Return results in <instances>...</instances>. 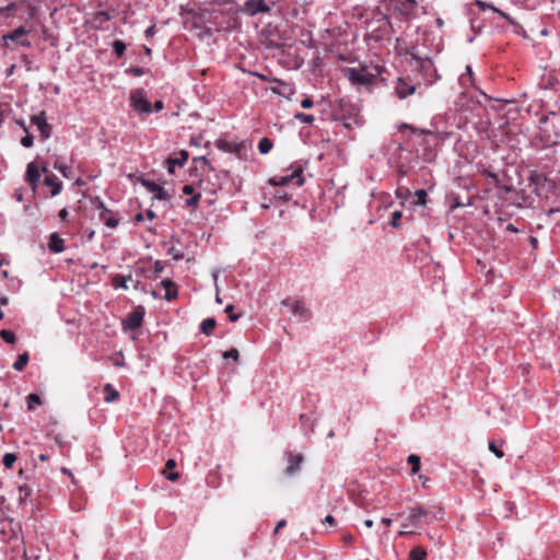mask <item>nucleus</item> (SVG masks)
Wrapping results in <instances>:
<instances>
[{"instance_id":"11","label":"nucleus","mask_w":560,"mask_h":560,"mask_svg":"<svg viewBox=\"0 0 560 560\" xmlns=\"http://www.w3.org/2000/svg\"><path fill=\"white\" fill-rule=\"evenodd\" d=\"M139 182L149 192L154 195L155 199L170 200L171 196L167 194V191H165V189L155 182L145 179L143 177H141Z\"/></svg>"},{"instance_id":"47","label":"nucleus","mask_w":560,"mask_h":560,"mask_svg":"<svg viewBox=\"0 0 560 560\" xmlns=\"http://www.w3.org/2000/svg\"><path fill=\"white\" fill-rule=\"evenodd\" d=\"M492 11L498 13L502 19H504L506 22H509L511 25H515L516 24V21L515 19H513L510 14H508L506 12L498 9V8H492Z\"/></svg>"},{"instance_id":"54","label":"nucleus","mask_w":560,"mask_h":560,"mask_svg":"<svg viewBox=\"0 0 560 560\" xmlns=\"http://www.w3.org/2000/svg\"><path fill=\"white\" fill-rule=\"evenodd\" d=\"M194 162H202L209 171H214V168L212 167V165L209 163L208 159L206 156H199V158H194L192 160Z\"/></svg>"},{"instance_id":"49","label":"nucleus","mask_w":560,"mask_h":560,"mask_svg":"<svg viewBox=\"0 0 560 560\" xmlns=\"http://www.w3.org/2000/svg\"><path fill=\"white\" fill-rule=\"evenodd\" d=\"M26 135L21 139V144L24 148H31L34 144V137L27 131Z\"/></svg>"},{"instance_id":"15","label":"nucleus","mask_w":560,"mask_h":560,"mask_svg":"<svg viewBox=\"0 0 560 560\" xmlns=\"http://www.w3.org/2000/svg\"><path fill=\"white\" fill-rule=\"evenodd\" d=\"M215 147L222 152L238 154L244 149V142L232 143L224 138H219L215 140Z\"/></svg>"},{"instance_id":"34","label":"nucleus","mask_w":560,"mask_h":560,"mask_svg":"<svg viewBox=\"0 0 560 560\" xmlns=\"http://www.w3.org/2000/svg\"><path fill=\"white\" fill-rule=\"evenodd\" d=\"M93 20L102 25L110 20V15L107 11H97L93 14Z\"/></svg>"},{"instance_id":"64","label":"nucleus","mask_w":560,"mask_h":560,"mask_svg":"<svg viewBox=\"0 0 560 560\" xmlns=\"http://www.w3.org/2000/svg\"><path fill=\"white\" fill-rule=\"evenodd\" d=\"M335 522H336V521H335V517H334L332 515H327V516L324 518V521H323V523H324V524H329V525H334V524H335Z\"/></svg>"},{"instance_id":"5","label":"nucleus","mask_w":560,"mask_h":560,"mask_svg":"<svg viewBox=\"0 0 560 560\" xmlns=\"http://www.w3.org/2000/svg\"><path fill=\"white\" fill-rule=\"evenodd\" d=\"M279 1L280 0H246L240 11L248 16L270 13Z\"/></svg>"},{"instance_id":"41","label":"nucleus","mask_w":560,"mask_h":560,"mask_svg":"<svg viewBox=\"0 0 560 560\" xmlns=\"http://www.w3.org/2000/svg\"><path fill=\"white\" fill-rule=\"evenodd\" d=\"M402 217V212L399 211V210H396L392 213V218H390V225L394 228V229H398L400 226V219Z\"/></svg>"},{"instance_id":"51","label":"nucleus","mask_w":560,"mask_h":560,"mask_svg":"<svg viewBox=\"0 0 560 560\" xmlns=\"http://www.w3.org/2000/svg\"><path fill=\"white\" fill-rule=\"evenodd\" d=\"M163 270H164V265L162 264V261L155 260V262L153 265V275L151 276V278L156 279Z\"/></svg>"},{"instance_id":"19","label":"nucleus","mask_w":560,"mask_h":560,"mask_svg":"<svg viewBox=\"0 0 560 560\" xmlns=\"http://www.w3.org/2000/svg\"><path fill=\"white\" fill-rule=\"evenodd\" d=\"M255 74L264 81H270V79L264 74H259V73H255ZM271 81L278 82L280 85V86H272L271 88L272 93L278 94V95H285L287 93L293 92V89L291 88L290 84L279 80V79H276V78L271 79Z\"/></svg>"},{"instance_id":"16","label":"nucleus","mask_w":560,"mask_h":560,"mask_svg":"<svg viewBox=\"0 0 560 560\" xmlns=\"http://www.w3.org/2000/svg\"><path fill=\"white\" fill-rule=\"evenodd\" d=\"M303 455L302 454H295V453H289L288 455V467L284 470V474L287 476H293L301 469V464L303 463Z\"/></svg>"},{"instance_id":"4","label":"nucleus","mask_w":560,"mask_h":560,"mask_svg":"<svg viewBox=\"0 0 560 560\" xmlns=\"http://www.w3.org/2000/svg\"><path fill=\"white\" fill-rule=\"evenodd\" d=\"M439 513L440 512H433L417 503L408 508V515L406 516V521H410V525H413V527L417 529L420 528L422 524H430L431 522L441 518Z\"/></svg>"},{"instance_id":"63","label":"nucleus","mask_w":560,"mask_h":560,"mask_svg":"<svg viewBox=\"0 0 560 560\" xmlns=\"http://www.w3.org/2000/svg\"><path fill=\"white\" fill-rule=\"evenodd\" d=\"M505 231H508V232H512V233H517V232H518V229H517L513 223H509V224L505 226Z\"/></svg>"},{"instance_id":"48","label":"nucleus","mask_w":560,"mask_h":560,"mask_svg":"<svg viewBox=\"0 0 560 560\" xmlns=\"http://www.w3.org/2000/svg\"><path fill=\"white\" fill-rule=\"evenodd\" d=\"M200 199H201V194L197 192V194H194L190 198L186 199L185 203L188 207H197Z\"/></svg>"},{"instance_id":"2","label":"nucleus","mask_w":560,"mask_h":560,"mask_svg":"<svg viewBox=\"0 0 560 560\" xmlns=\"http://www.w3.org/2000/svg\"><path fill=\"white\" fill-rule=\"evenodd\" d=\"M384 71V67L374 62H360L357 67H345L341 72L357 90H370Z\"/></svg>"},{"instance_id":"28","label":"nucleus","mask_w":560,"mask_h":560,"mask_svg":"<svg viewBox=\"0 0 560 560\" xmlns=\"http://www.w3.org/2000/svg\"><path fill=\"white\" fill-rule=\"evenodd\" d=\"M30 360V355L27 352H24L22 354H19L18 359L13 363V369L15 371H22L27 365Z\"/></svg>"},{"instance_id":"10","label":"nucleus","mask_w":560,"mask_h":560,"mask_svg":"<svg viewBox=\"0 0 560 560\" xmlns=\"http://www.w3.org/2000/svg\"><path fill=\"white\" fill-rule=\"evenodd\" d=\"M31 124L37 127L43 140L50 138L52 126L47 122L45 112H40L38 115L32 116Z\"/></svg>"},{"instance_id":"24","label":"nucleus","mask_w":560,"mask_h":560,"mask_svg":"<svg viewBox=\"0 0 560 560\" xmlns=\"http://www.w3.org/2000/svg\"><path fill=\"white\" fill-rule=\"evenodd\" d=\"M215 325H217L215 319L213 317H208L201 322L199 329L202 334H205L207 336H211Z\"/></svg>"},{"instance_id":"42","label":"nucleus","mask_w":560,"mask_h":560,"mask_svg":"<svg viewBox=\"0 0 560 560\" xmlns=\"http://www.w3.org/2000/svg\"><path fill=\"white\" fill-rule=\"evenodd\" d=\"M222 357L224 359H232L233 361H238L240 352L236 348H231L230 350H226L223 352Z\"/></svg>"},{"instance_id":"61","label":"nucleus","mask_w":560,"mask_h":560,"mask_svg":"<svg viewBox=\"0 0 560 560\" xmlns=\"http://www.w3.org/2000/svg\"><path fill=\"white\" fill-rule=\"evenodd\" d=\"M164 107V103L162 101H155L152 109L154 108L155 112L162 110Z\"/></svg>"},{"instance_id":"58","label":"nucleus","mask_w":560,"mask_h":560,"mask_svg":"<svg viewBox=\"0 0 560 560\" xmlns=\"http://www.w3.org/2000/svg\"><path fill=\"white\" fill-rule=\"evenodd\" d=\"M155 33H156L155 25H151V26H149V27L145 30V32H144V34H145V36H147V37H152V36H154V35H155Z\"/></svg>"},{"instance_id":"35","label":"nucleus","mask_w":560,"mask_h":560,"mask_svg":"<svg viewBox=\"0 0 560 560\" xmlns=\"http://www.w3.org/2000/svg\"><path fill=\"white\" fill-rule=\"evenodd\" d=\"M294 118L299 120L302 124L312 125L315 120V117L311 114L305 113H296L294 115Z\"/></svg>"},{"instance_id":"36","label":"nucleus","mask_w":560,"mask_h":560,"mask_svg":"<svg viewBox=\"0 0 560 560\" xmlns=\"http://www.w3.org/2000/svg\"><path fill=\"white\" fill-rule=\"evenodd\" d=\"M148 71H149V69H144V68H141V67H129V68L125 69L124 72H125V74H131V75H135V77H142Z\"/></svg>"},{"instance_id":"57","label":"nucleus","mask_w":560,"mask_h":560,"mask_svg":"<svg viewBox=\"0 0 560 560\" xmlns=\"http://www.w3.org/2000/svg\"><path fill=\"white\" fill-rule=\"evenodd\" d=\"M19 491H20V493H23L24 495H30L32 490L27 485H22L19 487Z\"/></svg>"},{"instance_id":"45","label":"nucleus","mask_w":560,"mask_h":560,"mask_svg":"<svg viewBox=\"0 0 560 560\" xmlns=\"http://www.w3.org/2000/svg\"><path fill=\"white\" fill-rule=\"evenodd\" d=\"M42 400L37 394H30L27 396V407L33 409L36 405H40Z\"/></svg>"},{"instance_id":"31","label":"nucleus","mask_w":560,"mask_h":560,"mask_svg":"<svg viewBox=\"0 0 560 560\" xmlns=\"http://www.w3.org/2000/svg\"><path fill=\"white\" fill-rule=\"evenodd\" d=\"M300 421H301V427H302L303 431L306 432L307 429L310 431L314 430V421L312 420V416L306 415V413H301L300 415Z\"/></svg>"},{"instance_id":"26","label":"nucleus","mask_w":560,"mask_h":560,"mask_svg":"<svg viewBox=\"0 0 560 560\" xmlns=\"http://www.w3.org/2000/svg\"><path fill=\"white\" fill-rule=\"evenodd\" d=\"M427 556V550L421 546H417L410 550L408 560H425Z\"/></svg>"},{"instance_id":"46","label":"nucleus","mask_w":560,"mask_h":560,"mask_svg":"<svg viewBox=\"0 0 560 560\" xmlns=\"http://www.w3.org/2000/svg\"><path fill=\"white\" fill-rule=\"evenodd\" d=\"M114 287L115 288H121L124 290H127L128 289V284H127V278L124 277V276H117L114 278V282H113Z\"/></svg>"},{"instance_id":"21","label":"nucleus","mask_w":560,"mask_h":560,"mask_svg":"<svg viewBox=\"0 0 560 560\" xmlns=\"http://www.w3.org/2000/svg\"><path fill=\"white\" fill-rule=\"evenodd\" d=\"M48 248L51 253L59 254L65 250V241L58 233H52L49 237Z\"/></svg>"},{"instance_id":"59","label":"nucleus","mask_w":560,"mask_h":560,"mask_svg":"<svg viewBox=\"0 0 560 560\" xmlns=\"http://www.w3.org/2000/svg\"><path fill=\"white\" fill-rule=\"evenodd\" d=\"M14 121H15V124H16L18 126H20V127L23 129V131H24V132H27L28 128H27V126L25 125V121H24L23 119H21V118H19V119H14Z\"/></svg>"},{"instance_id":"52","label":"nucleus","mask_w":560,"mask_h":560,"mask_svg":"<svg viewBox=\"0 0 560 560\" xmlns=\"http://www.w3.org/2000/svg\"><path fill=\"white\" fill-rule=\"evenodd\" d=\"M489 450L494 453V455L498 457V458H502L504 456L503 452L500 451L497 445L494 444V442H490L489 443Z\"/></svg>"},{"instance_id":"53","label":"nucleus","mask_w":560,"mask_h":560,"mask_svg":"<svg viewBox=\"0 0 560 560\" xmlns=\"http://www.w3.org/2000/svg\"><path fill=\"white\" fill-rule=\"evenodd\" d=\"M476 5L479 7L483 11L487 9L492 10V8H495L492 3H488V2H485L481 0H476Z\"/></svg>"},{"instance_id":"43","label":"nucleus","mask_w":560,"mask_h":560,"mask_svg":"<svg viewBox=\"0 0 560 560\" xmlns=\"http://www.w3.org/2000/svg\"><path fill=\"white\" fill-rule=\"evenodd\" d=\"M413 529L416 528L413 525H410V521L405 520L401 524V529L399 530L398 535L402 536L407 534H413Z\"/></svg>"},{"instance_id":"30","label":"nucleus","mask_w":560,"mask_h":560,"mask_svg":"<svg viewBox=\"0 0 560 560\" xmlns=\"http://www.w3.org/2000/svg\"><path fill=\"white\" fill-rule=\"evenodd\" d=\"M272 147H273L272 140L265 137V138L260 139V141L258 143V151L260 154H267L271 151Z\"/></svg>"},{"instance_id":"40","label":"nucleus","mask_w":560,"mask_h":560,"mask_svg":"<svg viewBox=\"0 0 560 560\" xmlns=\"http://www.w3.org/2000/svg\"><path fill=\"white\" fill-rule=\"evenodd\" d=\"M416 203L420 206H424L427 203V191L424 189H418L415 194Z\"/></svg>"},{"instance_id":"50","label":"nucleus","mask_w":560,"mask_h":560,"mask_svg":"<svg viewBox=\"0 0 560 560\" xmlns=\"http://www.w3.org/2000/svg\"><path fill=\"white\" fill-rule=\"evenodd\" d=\"M224 312L228 314L229 319L233 323L240 318V315L234 313V306L232 304H229Z\"/></svg>"},{"instance_id":"6","label":"nucleus","mask_w":560,"mask_h":560,"mask_svg":"<svg viewBox=\"0 0 560 560\" xmlns=\"http://www.w3.org/2000/svg\"><path fill=\"white\" fill-rule=\"evenodd\" d=\"M302 173V167L298 166L288 175L272 177L269 183L273 186H287L288 184L292 183L295 187H301L305 183Z\"/></svg>"},{"instance_id":"1","label":"nucleus","mask_w":560,"mask_h":560,"mask_svg":"<svg viewBox=\"0 0 560 560\" xmlns=\"http://www.w3.org/2000/svg\"><path fill=\"white\" fill-rule=\"evenodd\" d=\"M8 12L0 16V26L11 27L0 37V46L9 49L11 45L28 49L32 47L31 36L36 31L40 8L30 0L9 2L1 7Z\"/></svg>"},{"instance_id":"38","label":"nucleus","mask_w":560,"mask_h":560,"mask_svg":"<svg viewBox=\"0 0 560 560\" xmlns=\"http://www.w3.org/2000/svg\"><path fill=\"white\" fill-rule=\"evenodd\" d=\"M0 337L3 341L8 343H14L16 341L15 334L11 330L2 329L0 331Z\"/></svg>"},{"instance_id":"9","label":"nucleus","mask_w":560,"mask_h":560,"mask_svg":"<svg viewBox=\"0 0 560 560\" xmlns=\"http://www.w3.org/2000/svg\"><path fill=\"white\" fill-rule=\"evenodd\" d=\"M145 314V310L143 306L139 305L131 313H129L125 319H122V329L125 331L136 330L141 327L143 323V317Z\"/></svg>"},{"instance_id":"7","label":"nucleus","mask_w":560,"mask_h":560,"mask_svg":"<svg viewBox=\"0 0 560 560\" xmlns=\"http://www.w3.org/2000/svg\"><path fill=\"white\" fill-rule=\"evenodd\" d=\"M130 105L139 114L152 113V105L145 97V92L142 89L135 90L130 93Z\"/></svg>"},{"instance_id":"22","label":"nucleus","mask_w":560,"mask_h":560,"mask_svg":"<svg viewBox=\"0 0 560 560\" xmlns=\"http://www.w3.org/2000/svg\"><path fill=\"white\" fill-rule=\"evenodd\" d=\"M161 285L165 289L164 299L166 301H172L177 296V287L171 279L162 280Z\"/></svg>"},{"instance_id":"12","label":"nucleus","mask_w":560,"mask_h":560,"mask_svg":"<svg viewBox=\"0 0 560 560\" xmlns=\"http://www.w3.org/2000/svg\"><path fill=\"white\" fill-rule=\"evenodd\" d=\"M281 304L288 306L292 314L303 319H310L312 316L311 311L304 307L300 301H291L290 299H284L282 300Z\"/></svg>"},{"instance_id":"55","label":"nucleus","mask_w":560,"mask_h":560,"mask_svg":"<svg viewBox=\"0 0 560 560\" xmlns=\"http://www.w3.org/2000/svg\"><path fill=\"white\" fill-rule=\"evenodd\" d=\"M314 105V102L310 97H305L301 101V107L304 109L312 108Z\"/></svg>"},{"instance_id":"56","label":"nucleus","mask_w":560,"mask_h":560,"mask_svg":"<svg viewBox=\"0 0 560 560\" xmlns=\"http://www.w3.org/2000/svg\"><path fill=\"white\" fill-rule=\"evenodd\" d=\"M182 191H183L184 195H191L192 196L194 194H196L195 192V188H194L192 185H185L183 187Z\"/></svg>"},{"instance_id":"37","label":"nucleus","mask_w":560,"mask_h":560,"mask_svg":"<svg viewBox=\"0 0 560 560\" xmlns=\"http://www.w3.org/2000/svg\"><path fill=\"white\" fill-rule=\"evenodd\" d=\"M458 83L463 89H467L474 85V78L469 74H460L458 78Z\"/></svg>"},{"instance_id":"18","label":"nucleus","mask_w":560,"mask_h":560,"mask_svg":"<svg viewBox=\"0 0 560 560\" xmlns=\"http://www.w3.org/2000/svg\"><path fill=\"white\" fill-rule=\"evenodd\" d=\"M40 179V172L38 166L31 162L26 166V174H25V180L35 189L39 183Z\"/></svg>"},{"instance_id":"13","label":"nucleus","mask_w":560,"mask_h":560,"mask_svg":"<svg viewBox=\"0 0 560 560\" xmlns=\"http://www.w3.org/2000/svg\"><path fill=\"white\" fill-rule=\"evenodd\" d=\"M188 156H189V154L186 150H180L179 152L175 153L174 156H170L166 160L168 173L174 174L175 166H180V167L184 166L188 160Z\"/></svg>"},{"instance_id":"62","label":"nucleus","mask_w":560,"mask_h":560,"mask_svg":"<svg viewBox=\"0 0 560 560\" xmlns=\"http://www.w3.org/2000/svg\"><path fill=\"white\" fill-rule=\"evenodd\" d=\"M68 214H69V212H68L67 208L61 209V210L59 211V213H58L59 218H60L62 221H65V220L68 218Z\"/></svg>"},{"instance_id":"44","label":"nucleus","mask_w":560,"mask_h":560,"mask_svg":"<svg viewBox=\"0 0 560 560\" xmlns=\"http://www.w3.org/2000/svg\"><path fill=\"white\" fill-rule=\"evenodd\" d=\"M167 255L172 256L175 260H182L184 258L183 252L175 246H171L167 249Z\"/></svg>"},{"instance_id":"33","label":"nucleus","mask_w":560,"mask_h":560,"mask_svg":"<svg viewBox=\"0 0 560 560\" xmlns=\"http://www.w3.org/2000/svg\"><path fill=\"white\" fill-rule=\"evenodd\" d=\"M54 167L59 171L62 176L66 178H72V171L69 166L66 164L59 163L58 161L55 162Z\"/></svg>"},{"instance_id":"20","label":"nucleus","mask_w":560,"mask_h":560,"mask_svg":"<svg viewBox=\"0 0 560 560\" xmlns=\"http://www.w3.org/2000/svg\"><path fill=\"white\" fill-rule=\"evenodd\" d=\"M417 61V66L419 67L420 71L425 73L428 77V80H431L432 74L435 73V68L433 66V62L430 58H421V57H415Z\"/></svg>"},{"instance_id":"3","label":"nucleus","mask_w":560,"mask_h":560,"mask_svg":"<svg viewBox=\"0 0 560 560\" xmlns=\"http://www.w3.org/2000/svg\"><path fill=\"white\" fill-rule=\"evenodd\" d=\"M330 116L334 121H340L347 129L359 125L358 108L351 102L343 98L331 104Z\"/></svg>"},{"instance_id":"17","label":"nucleus","mask_w":560,"mask_h":560,"mask_svg":"<svg viewBox=\"0 0 560 560\" xmlns=\"http://www.w3.org/2000/svg\"><path fill=\"white\" fill-rule=\"evenodd\" d=\"M416 90V86L409 84L404 79L399 78L395 85V94L399 100H404L407 96L411 95Z\"/></svg>"},{"instance_id":"60","label":"nucleus","mask_w":560,"mask_h":560,"mask_svg":"<svg viewBox=\"0 0 560 560\" xmlns=\"http://www.w3.org/2000/svg\"><path fill=\"white\" fill-rule=\"evenodd\" d=\"M287 525V521L285 520H281L277 523L276 525V528H275V534L279 533L280 529H282L283 527H285Z\"/></svg>"},{"instance_id":"32","label":"nucleus","mask_w":560,"mask_h":560,"mask_svg":"<svg viewBox=\"0 0 560 560\" xmlns=\"http://www.w3.org/2000/svg\"><path fill=\"white\" fill-rule=\"evenodd\" d=\"M114 54L120 58L125 55L126 51V44L120 39H115L112 44Z\"/></svg>"},{"instance_id":"14","label":"nucleus","mask_w":560,"mask_h":560,"mask_svg":"<svg viewBox=\"0 0 560 560\" xmlns=\"http://www.w3.org/2000/svg\"><path fill=\"white\" fill-rule=\"evenodd\" d=\"M400 130L402 129H410L413 133L419 135H434L436 139L444 141L450 138L451 132L439 130L438 128L435 130H427V129H417L408 124H401L399 127Z\"/></svg>"},{"instance_id":"25","label":"nucleus","mask_w":560,"mask_h":560,"mask_svg":"<svg viewBox=\"0 0 560 560\" xmlns=\"http://www.w3.org/2000/svg\"><path fill=\"white\" fill-rule=\"evenodd\" d=\"M103 390L105 393V397H104L105 402L110 404V402L116 401L119 398L118 390H116L112 384H105Z\"/></svg>"},{"instance_id":"8","label":"nucleus","mask_w":560,"mask_h":560,"mask_svg":"<svg viewBox=\"0 0 560 560\" xmlns=\"http://www.w3.org/2000/svg\"><path fill=\"white\" fill-rule=\"evenodd\" d=\"M92 206L95 210H98L100 213H98V219L107 226V228H110V229H115L118 226L119 224V219L117 215H109L108 218H105V214H109L110 213V210L106 208L105 203L103 202V200L96 196L93 200H92Z\"/></svg>"},{"instance_id":"27","label":"nucleus","mask_w":560,"mask_h":560,"mask_svg":"<svg viewBox=\"0 0 560 560\" xmlns=\"http://www.w3.org/2000/svg\"><path fill=\"white\" fill-rule=\"evenodd\" d=\"M176 466V463L174 459H168L165 464V469H164V475L166 477V479L168 480H172V481H175L178 479V474L177 472H173V471H170L168 470H172L174 469Z\"/></svg>"},{"instance_id":"23","label":"nucleus","mask_w":560,"mask_h":560,"mask_svg":"<svg viewBox=\"0 0 560 560\" xmlns=\"http://www.w3.org/2000/svg\"><path fill=\"white\" fill-rule=\"evenodd\" d=\"M46 186H51V196L55 197L60 194L62 189V183L57 179L55 175H47L44 179Z\"/></svg>"},{"instance_id":"39","label":"nucleus","mask_w":560,"mask_h":560,"mask_svg":"<svg viewBox=\"0 0 560 560\" xmlns=\"http://www.w3.org/2000/svg\"><path fill=\"white\" fill-rule=\"evenodd\" d=\"M16 462V456L13 453H5L2 457V464L7 468H11Z\"/></svg>"},{"instance_id":"29","label":"nucleus","mask_w":560,"mask_h":560,"mask_svg":"<svg viewBox=\"0 0 560 560\" xmlns=\"http://www.w3.org/2000/svg\"><path fill=\"white\" fill-rule=\"evenodd\" d=\"M407 463L411 466L412 475H416L421 468V459L416 454H410L407 458Z\"/></svg>"}]
</instances>
